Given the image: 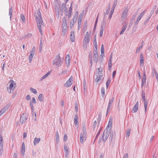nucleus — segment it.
<instances>
[{
  "label": "nucleus",
  "instance_id": "nucleus-1",
  "mask_svg": "<svg viewBox=\"0 0 158 158\" xmlns=\"http://www.w3.org/2000/svg\"><path fill=\"white\" fill-rule=\"evenodd\" d=\"M110 131H111V130L109 131L108 128H106L104 131L102 136V139L104 142H106L107 139L108 137Z\"/></svg>",
  "mask_w": 158,
  "mask_h": 158
},
{
  "label": "nucleus",
  "instance_id": "nucleus-2",
  "mask_svg": "<svg viewBox=\"0 0 158 158\" xmlns=\"http://www.w3.org/2000/svg\"><path fill=\"white\" fill-rule=\"evenodd\" d=\"M37 13L38 17H37V16H36V18L37 24H43V21L41 16V12H40L39 10H38Z\"/></svg>",
  "mask_w": 158,
  "mask_h": 158
},
{
  "label": "nucleus",
  "instance_id": "nucleus-3",
  "mask_svg": "<svg viewBox=\"0 0 158 158\" xmlns=\"http://www.w3.org/2000/svg\"><path fill=\"white\" fill-rule=\"evenodd\" d=\"M61 58L59 55L57 56L53 60V64L56 65L60 66L61 65Z\"/></svg>",
  "mask_w": 158,
  "mask_h": 158
},
{
  "label": "nucleus",
  "instance_id": "nucleus-4",
  "mask_svg": "<svg viewBox=\"0 0 158 158\" xmlns=\"http://www.w3.org/2000/svg\"><path fill=\"white\" fill-rule=\"evenodd\" d=\"M73 83V77L71 76L69 78L67 81L64 84V86L66 87H69Z\"/></svg>",
  "mask_w": 158,
  "mask_h": 158
},
{
  "label": "nucleus",
  "instance_id": "nucleus-5",
  "mask_svg": "<svg viewBox=\"0 0 158 158\" xmlns=\"http://www.w3.org/2000/svg\"><path fill=\"white\" fill-rule=\"evenodd\" d=\"M145 13L146 10H144L139 15L137 18L136 21L134 23V24L135 25H136L138 23L139 21H140V20L141 19L142 17Z\"/></svg>",
  "mask_w": 158,
  "mask_h": 158
},
{
  "label": "nucleus",
  "instance_id": "nucleus-6",
  "mask_svg": "<svg viewBox=\"0 0 158 158\" xmlns=\"http://www.w3.org/2000/svg\"><path fill=\"white\" fill-rule=\"evenodd\" d=\"M94 53V60L95 63L97 62L98 59V55L97 50H94L93 51Z\"/></svg>",
  "mask_w": 158,
  "mask_h": 158
},
{
  "label": "nucleus",
  "instance_id": "nucleus-7",
  "mask_svg": "<svg viewBox=\"0 0 158 158\" xmlns=\"http://www.w3.org/2000/svg\"><path fill=\"white\" fill-rule=\"evenodd\" d=\"M144 72L143 73V75L141 81V87H143L144 84L146 81V73L145 72V69H144Z\"/></svg>",
  "mask_w": 158,
  "mask_h": 158
},
{
  "label": "nucleus",
  "instance_id": "nucleus-8",
  "mask_svg": "<svg viewBox=\"0 0 158 158\" xmlns=\"http://www.w3.org/2000/svg\"><path fill=\"white\" fill-rule=\"evenodd\" d=\"M27 118L26 116V114L25 115L24 113L20 117V122L22 124L24 123L27 119Z\"/></svg>",
  "mask_w": 158,
  "mask_h": 158
},
{
  "label": "nucleus",
  "instance_id": "nucleus-9",
  "mask_svg": "<svg viewBox=\"0 0 158 158\" xmlns=\"http://www.w3.org/2000/svg\"><path fill=\"white\" fill-rule=\"evenodd\" d=\"M113 119L112 117H110L109 118V121L108 123V124L106 127V128H108L109 130H111L112 126V124Z\"/></svg>",
  "mask_w": 158,
  "mask_h": 158
},
{
  "label": "nucleus",
  "instance_id": "nucleus-10",
  "mask_svg": "<svg viewBox=\"0 0 158 158\" xmlns=\"http://www.w3.org/2000/svg\"><path fill=\"white\" fill-rule=\"evenodd\" d=\"M139 102H137L132 108L131 112L133 113L136 112L138 110Z\"/></svg>",
  "mask_w": 158,
  "mask_h": 158
},
{
  "label": "nucleus",
  "instance_id": "nucleus-11",
  "mask_svg": "<svg viewBox=\"0 0 158 158\" xmlns=\"http://www.w3.org/2000/svg\"><path fill=\"white\" fill-rule=\"evenodd\" d=\"M55 135L56 136V146H58V143L59 141V135L58 132V131H57L55 133Z\"/></svg>",
  "mask_w": 158,
  "mask_h": 158
},
{
  "label": "nucleus",
  "instance_id": "nucleus-12",
  "mask_svg": "<svg viewBox=\"0 0 158 158\" xmlns=\"http://www.w3.org/2000/svg\"><path fill=\"white\" fill-rule=\"evenodd\" d=\"M128 12V9L126 8H125L123 11L122 17L123 18H126L127 16Z\"/></svg>",
  "mask_w": 158,
  "mask_h": 158
},
{
  "label": "nucleus",
  "instance_id": "nucleus-13",
  "mask_svg": "<svg viewBox=\"0 0 158 158\" xmlns=\"http://www.w3.org/2000/svg\"><path fill=\"white\" fill-rule=\"evenodd\" d=\"M35 50V47H34L30 52V54L29 56V58L32 59L34 55Z\"/></svg>",
  "mask_w": 158,
  "mask_h": 158
},
{
  "label": "nucleus",
  "instance_id": "nucleus-14",
  "mask_svg": "<svg viewBox=\"0 0 158 158\" xmlns=\"http://www.w3.org/2000/svg\"><path fill=\"white\" fill-rule=\"evenodd\" d=\"M40 140V138H38L35 137L34 138V145H36L37 144L39 143Z\"/></svg>",
  "mask_w": 158,
  "mask_h": 158
},
{
  "label": "nucleus",
  "instance_id": "nucleus-15",
  "mask_svg": "<svg viewBox=\"0 0 158 158\" xmlns=\"http://www.w3.org/2000/svg\"><path fill=\"white\" fill-rule=\"evenodd\" d=\"M70 40L72 42H74L75 40V36L74 31H72L70 35Z\"/></svg>",
  "mask_w": 158,
  "mask_h": 158
},
{
  "label": "nucleus",
  "instance_id": "nucleus-16",
  "mask_svg": "<svg viewBox=\"0 0 158 158\" xmlns=\"http://www.w3.org/2000/svg\"><path fill=\"white\" fill-rule=\"evenodd\" d=\"M103 79V77H100L99 78H95V82H96L97 83H99L100 84L102 82V80Z\"/></svg>",
  "mask_w": 158,
  "mask_h": 158
},
{
  "label": "nucleus",
  "instance_id": "nucleus-17",
  "mask_svg": "<svg viewBox=\"0 0 158 158\" xmlns=\"http://www.w3.org/2000/svg\"><path fill=\"white\" fill-rule=\"evenodd\" d=\"M44 95L42 94H40L38 97V99L40 102H43V99L44 98Z\"/></svg>",
  "mask_w": 158,
  "mask_h": 158
},
{
  "label": "nucleus",
  "instance_id": "nucleus-18",
  "mask_svg": "<svg viewBox=\"0 0 158 158\" xmlns=\"http://www.w3.org/2000/svg\"><path fill=\"white\" fill-rule=\"evenodd\" d=\"M72 8L71 7H70L69 9V15H66V16L68 17V19L69 20V18L71 16L72 14Z\"/></svg>",
  "mask_w": 158,
  "mask_h": 158
},
{
  "label": "nucleus",
  "instance_id": "nucleus-19",
  "mask_svg": "<svg viewBox=\"0 0 158 158\" xmlns=\"http://www.w3.org/2000/svg\"><path fill=\"white\" fill-rule=\"evenodd\" d=\"M13 86H14L13 84V83H12L11 84H10V86L9 87V89H10L9 91L8 90L9 89H8V88H7L8 91L9 93H11V90H12V91L14 90V89L12 88L13 87Z\"/></svg>",
  "mask_w": 158,
  "mask_h": 158
},
{
  "label": "nucleus",
  "instance_id": "nucleus-20",
  "mask_svg": "<svg viewBox=\"0 0 158 158\" xmlns=\"http://www.w3.org/2000/svg\"><path fill=\"white\" fill-rule=\"evenodd\" d=\"M13 10V7H12V6H11L9 9V15L10 16V20H11V16H12V15Z\"/></svg>",
  "mask_w": 158,
  "mask_h": 158
},
{
  "label": "nucleus",
  "instance_id": "nucleus-21",
  "mask_svg": "<svg viewBox=\"0 0 158 158\" xmlns=\"http://www.w3.org/2000/svg\"><path fill=\"white\" fill-rule=\"evenodd\" d=\"M59 10H63L64 7L65 6V3H63L62 4H58Z\"/></svg>",
  "mask_w": 158,
  "mask_h": 158
},
{
  "label": "nucleus",
  "instance_id": "nucleus-22",
  "mask_svg": "<svg viewBox=\"0 0 158 158\" xmlns=\"http://www.w3.org/2000/svg\"><path fill=\"white\" fill-rule=\"evenodd\" d=\"M90 40V37H88L85 36L84 39L83 40V42L89 43Z\"/></svg>",
  "mask_w": 158,
  "mask_h": 158
},
{
  "label": "nucleus",
  "instance_id": "nucleus-23",
  "mask_svg": "<svg viewBox=\"0 0 158 158\" xmlns=\"http://www.w3.org/2000/svg\"><path fill=\"white\" fill-rule=\"evenodd\" d=\"M103 75V74L102 73H101L99 74L96 73L95 75V77H94V78H99L100 77H102Z\"/></svg>",
  "mask_w": 158,
  "mask_h": 158
},
{
  "label": "nucleus",
  "instance_id": "nucleus-24",
  "mask_svg": "<svg viewBox=\"0 0 158 158\" xmlns=\"http://www.w3.org/2000/svg\"><path fill=\"white\" fill-rule=\"evenodd\" d=\"M51 73V72L50 71H48L46 74L44 75L43 77H42L40 79V81H42L43 79H45L46 77H47Z\"/></svg>",
  "mask_w": 158,
  "mask_h": 158
},
{
  "label": "nucleus",
  "instance_id": "nucleus-25",
  "mask_svg": "<svg viewBox=\"0 0 158 158\" xmlns=\"http://www.w3.org/2000/svg\"><path fill=\"white\" fill-rule=\"evenodd\" d=\"M140 65L143 64L144 62L143 56L141 54L140 55Z\"/></svg>",
  "mask_w": 158,
  "mask_h": 158
},
{
  "label": "nucleus",
  "instance_id": "nucleus-26",
  "mask_svg": "<svg viewBox=\"0 0 158 158\" xmlns=\"http://www.w3.org/2000/svg\"><path fill=\"white\" fill-rule=\"evenodd\" d=\"M109 134H110V136H109L110 141L111 142L113 137V131L111 130V131H110V132Z\"/></svg>",
  "mask_w": 158,
  "mask_h": 158
},
{
  "label": "nucleus",
  "instance_id": "nucleus-27",
  "mask_svg": "<svg viewBox=\"0 0 158 158\" xmlns=\"http://www.w3.org/2000/svg\"><path fill=\"white\" fill-rule=\"evenodd\" d=\"M127 27V25H126L123 26V28L122 29V30L121 31H120V35H121V34H123L124 32L125 31Z\"/></svg>",
  "mask_w": 158,
  "mask_h": 158
},
{
  "label": "nucleus",
  "instance_id": "nucleus-28",
  "mask_svg": "<svg viewBox=\"0 0 158 158\" xmlns=\"http://www.w3.org/2000/svg\"><path fill=\"white\" fill-rule=\"evenodd\" d=\"M142 100L143 101L145 102H147V101L145 100V92L143 90H142Z\"/></svg>",
  "mask_w": 158,
  "mask_h": 158
},
{
  "label": "nucleus",
  "instance_id": "nucleus-29",
  "mask_svg": "<svg viewBox=\"0 0 158 158\" xmlns=\"http://www.w3.org/2000/svg\"><path fill=\"white\" fill-rule=\"evenodd\" d=\"M78 116L77 114H76L74 117V122L75 124L77 125L78 123Z\"/></svg>",
  "mask_w": 158,
  "mask_h": 158
},
{
  "label": "nucleus",
  "instance_id": "nucleus-30",
  "mask_svg": "<svg viewBox=\"0 0 158 158\" xmlns=\"http://www.w3.org/2000/svg\"><path fill=\"white\" fill-rule=\"evenodd\" d=\"M80 142L81 143H82L84 141V135H83V134L82 133H81L80 134Z\"/></svg>",
  "mask_w": 158,
  "mask_h": 158
},
{
  "label": "nucleus",
  "instance_id": "nucleus-31",
  "mask_svg": "<svg viewBox=\"0 0 158 158\" xmlns=\"http://www.w3.org/2000/svg\"><path fill=\"white\" fill-rule=\"evenodd\" d=\"M64 150L65 152V153L66 154L65 156L67 157V156L68 154L69 151L67 148V147L65 145L64 146Z\"/></svg>",
  "mask_w": 158,
  "mask_h": 158
},
{
  "label": "nucleus",
  "instance_id": "nucleus-32",
  "mask_svg": "<svg viewBox=\"0 0 158 158\" xmlns=\"http://www.w3.org/2000/svg\"><path fill=\"white\" fill-rule=\"evenodd\" d=\"M111 82V80L109 78L108 79L106 83V88H108L109 85Z\"/></svg>",
  "mask_w": 158,
  "mask_h": 158
},
{
  "label": "nucleus",
  "instance_id": "nucleus-33",
  "mask_svg": "<svg viewBox=\"0 0 158 158\" xmlns=\"http://www.w3.org/2000/svg\"><path fill=\"white\" fill-rule=\"evenodd\" d=\"M103 68L102 67H100L98 69V71H96V73H99V74L101 73H102V72Z\"/></svg>",
  "mask_w": 158,
  "mask_h": 158
},
{
  "label": "nucleus",
  "instance_id": "nucleus-34",
  "mask_svg": "<svg viewBox=\"0 0 158 158\" xmlns=\"http://www.w3.org/2000/svg\"><path fill=\"white\" fill-rule=\"evenodd\" d=\"M110 6H109L108 7V8L106 10V13H104V16H106V15H107L109 14L110 11Z\"/></svg>",
  "mask_w": 158,
  "mask_h": 158
},
{
  "label": "nucleus",
  "instance_id": "nucleus-35",
  "mask_svg": "<svg viewBox=\"0 0 158 158\" xmlns=\"http://www.w3.org/2000/svg\"><path fill=\"white\" fill-rule=\"evenodd\" d=\"M93 44L95 47L96 50H98V46H97L96 40L94 39V40Z\"/></svg>",
  "mask_w": 158,
  "mask_h": 158
},
{
  "label": "nucleus",
  "instance_id": "nucleus-36",
  "mask_svg": "<svg viewBox=\"0 0 158 158\" xmlns=\"http://www.w3.org/2000/svg\"><path fill=\"white\" fill-rule=\"evenodd\" d=\"M148 102H144V107L145 113L147 110Z\"/></svg>",
  "mask_w": 158,
  "mask_h": 158
},
{
  "label": "nucleus",
  "instance_id": "nucleus-37",
  "mask_svg": "<svg viewBox=\"0 0 158 158\" xmlns=\"http://www.w3.org/2000/svg\"><path fill=\"white\" fill-rule=\"evenodd\" d=\"M77 18L73 17L71 21V23L74 24L77 21Z\"/></svg>",
  "mask_w": 158,
  "mask_h": 158
},
{
  "label": "nucleus",
  "instance_id": "nucleus-38",
  "mask_svg": "<svg viewBox=\"0 0 158 158\" xmlns=\"http://www.w3.org/2000/svg\"><path fill=\"white\" fill-rule=\"evenodd\" d=\"M101 93L102 95L104 96L105 94V89L103 87H102L101 89Z\"/></svg>",
  "mask_w": 158,
  "mask_h": 158
},
{
  "label": "nucleus",
  "instance_id": "nucleus-39",
  "mask_svg": "<svg viewBox=\"0 0 158 158\" xmlns=\"http://www.w3.org/2000/svg\"><path fill=\"white\" fill-rule=\"evenodd\" d=\"M30 89L33 93L35 94L37 93V91L36 89H33L32 87H30Z\"/></svg>",
  "mask_w": 158,
  "mask_h": 158
},
{
  "label": "nucleus",
  "instance_id": "nucleus-40",
  "mask_svg": "<svg viewBox=\"0 0 158 158\" xmlns=\"http://www.w3.org/2000/svg\"><path fill=\"white\" fill-rule=\"evenodd\" d=\"M130 131L131 130L130 129H128L127 130L126 134V137L127 138H128L129 137L130 135Z\"/></svg>",
  "mask_w": 158,
  "mask_h": 158
},
{
  "label": "nucleus",
  "instance_id": "nucleus-41",
  "mask_svg": "<svg viewBox=\"0 0 158 158\" xmlns=\"http://www.w3.org/2000/svg\"><path fill=\"white\" fill-rule=\"evenodd\" d=\"M97 125V122L96 121H95L93 123L92 127L93 128V130H94L95 129Z\"/></svg>",
  "mask_w": 158,
  "mask_h": 158
},
{
  "label": "nucleus",
  "instance_id": "nucleus-42",
  "mask_svg": "<svg viewBox=\"0 0 158 158\" xmlns=\"http://www.w3.org/2000/svg\"><path fill=\"white\" fill-rule=\"evenodd\" d=\"M3 145H0V155L1 156L2 154V153L3 152Z\"/></svg>",
  "mask_w": 158,
  "mask_h": 158
},
{
  "label": "nucleus",
  "instance_id": "nucleus-43",
  "mask_svg": "<svg viewBox=\"0 0 158 158\" xmlns=\"http://www.w3.org/2000/svg\"><path fill=\"white\" fill-rule=\"evenodd\" d=\"M20 18L22 21L24 22L25 21V17L23 15H21L20 16Z\"/></svg>",
  "mask_w": 158,
  "mask_h": 158
},
{
  "label": "nucleus",
  "instance_id": "nucleus-44",
  "mask_svg": "<svg viewBox=\"0 0 158 158\" xmlns=\"http://www.w3.org/2000/svg\"><path fill=\"white\" fill-rule=\"evenodd\" d=\"M62 28L63 34L65 35L66 32V31L67 29V27H62Z\"/></svg>",
  "mask_w": 158,
  "mask_h": 158
},
{
  "label": "nucleus",
  "instance_id": "nucleus-45",
  "mask_svg": "<svg viewBox=\"0 0 158 158\" xmlns=\"http://www.w3.org/2000/svg\"><path fill=\"white\" fill-rule=\"evenodd\" d=\"M82 132L83 133H82L83 134V135H84V137L86 138L87 134L86 130H85L84 129V130H82Z\"/></svg>",
  "mask_w": 158,
  "mask_h": 158
},
{
  "label": "nucleus",
  "instance_id": "nucleus-46",
  "mask_svg": "<svg viewBox=\"0 0 158 158\" xmlns=\"http://www.w3.org/2000/svg\"><path fill=\"white\" fill-rule=\"evenodd\" d=\"M0 145H3V139L2 136L0 135Z\"/></svg>",
  "mask_w": 158,
  "mask_h": 158
},
{
  "label": "nucleus",
  "instance_id": "nucleus-47",
  "mask_svg": "<svg viewBox=\"0 0 158 158\" xmlns=\"http://www.w3.org/2000/svg\"><path fill=\"white\" fill-rule=\"evenodd\" d=\"M108 69L110 70L111 69L112 67V62L108 61Z\"/></svg>",
  "mask_w": 158,
  "mask_h": 158
},
{
  "label": "nucleus",
  "instance_id": "nucleus-48",
  "mask_svg": "<svg viewBox=\"0 0 158 158\" xmlns=\"http://www.w3.org/2000/svg\"><path fill=\"white\" fill-rule=\"evenodd\" d=\"M62 27H67V26L66 23H62Z\"/></svg>",
  "mask_w": 158,
  "mask_h": 158
},
{
  "label": "nucleus",
  "instance_id": "nucleus-49",
  "mask_svg": "<svg viewBox=\"0 0 158 158\" xmlns=\"http://www.w3.org/2000/svg\"><path fill=\"white\" fill-rule=\"evenodd\" d=\"M105 25L104 24L103 22V24H101V28L100 29V31H104V28L105 27Z\"/></svg>",
  "mask_w": 158,
  "mask_h": 158
},
{
  "label": "nucleus",
  "instance_id": "nucleus-50",
  "mask_svg": "<svg viewBox=\"0 0 158 158\" xmlns=\"http://www.w3.org/2000/svg\"><path fill=\"white\" fill-rule=\"evenodd\" d=\"M66 64H67V66H69L70 64V59L66 60Z\"/></svg>",
  "mask_w": 158,
  "mask_h": 158
},
{
  "label": "nucleus",
  "instance_id": "nucleus-51",
  "mask_svg": "<svg viewBox=\"0 0 158 158\" xmlns=\"http://www.w3.org/2000/svg\"><path fill=\"white\" fill-rule=\"evenodd\" d=\"M75 109L76 112H77L78 111V104L77 103H76L75 104Z\"/></svg>",
  "mask_w": 158,
  "mask_h": 158
},
{
  "label": "nucleus",
  "instance_id": "nucleus-52",
  "mask_svg": "<svg viewBox=\"0 0 158 158\" xmlns=\"http://www.w3.org/2000/svg\"><path fill=\"white\" fill-rule=\"evenodd\" d=\"M83 17V14L82 13H81L79 17L78 20H80L82 21V19Z\"/></svg>",
  "mask_w": 158,
  "mask_h": 158
},
{
  "label": "nucleus",
  "instance_id": "nucleus-53",
  "mask_svg": "<svg viewBox=\"0 0 158 158\" xmlns=\"http://www.w3.org/2000/svg\"><path fill=\"white\" fill-rule=\"evenodd\" d=\"M142 46H140L138 48H137V49L136 50V53H138L139 52L140 50V49L142 48Z\"/></svg>",
  "mask_w": 158,
  "mask_h": 158
},
{
  "label": "nucleus",
  "instance_id": "nucleus-54",
  "mask_svg": "<svg viewBox=\"0 0 158 158\" xmlns=\"http://www.w3.org/2000/svg\"><path fill=\"white\" fill-rule=\"evenodd\" d=\"M9 106H10V105H9V104H7L6 105L3 107L4 110H6L9 108Z\"/></svg>",
  "mask_w": 158,
  "mask_h": 158
},
{
  "label": "nucleus",
  "instance_id": "nucleus-55",
  "mask_svg": "<svg viewBox=\"0 0 158 158\" xmlns=\"http://www.w3.org/2000/svg\"><path fill=\"white\" fill-rule=\"evenodd\" d=\"M25 152V148L22 149L21 153L22 156H23Z\"/></svg>",
  "mask_w": 158,
  "mask_h": 158
},
{
  "label": "nucleus",
  "instance_id": "nucleus-56",
  "mask_svg": "<svg viewBox=\"0 0 158 158\" xmlns=\"http://www.w3.org/2000/svg\"><path fill=\"white\" fill-rule=\"evenodd\" d=\"M102 117V114L101 113H99L98 116V118H99V123H100V121L101 120Z\"/></svg>",
  "mask_w": 158,
  "mask_h": 158
},
{
  "label": "nucleus",
  "instance_id": "nucleus-57",
  "mask_svg": "<svg viewBox=\"0 0 158 158\" xmlns=\"http://www.w3.org/2000/svg\"><path fill=\"white\" fill-rule=\"evenodd\" d=\"M67 135L66 134H65L64 135V139H63L64 141H66L67 140Z\"/></svg>",
  "mask_w": 158,
  "mask_h": 158
},
{
  "label": "nucleus",
  "instance_id": "nucleus-58",
  "mask_svg": "<svg viewBox=\"0 0 158 158\" xmlns=\"http://www.w3.org/2000/svg\"><path fill=\"white\" fill-rule=\"evenodd\" d=\"M110 106H109V105L108 106L106 113V115H107V114H108V111H109V110L110 108Z\"/></svg>",
  "mask_w": 158,
  "mask_h": 158
},
{
  "label": "nucleus",
  "instance_id": "nucleus-59",
  "mask_svg": "<svg viewBox=\"0 0 158 158\" xmlns=\"http://www.w3.org/2000/svg\"><path fill=\"white\" fill-rule=\"evenodd\" d=\"M152 73H154L155 74V76L157 75L158 74V73L156 71V70H155V69L154 68L152 70Z\"/></svg>",
  "mask_w": 158,
  "mask_h": 158
},
{
  "label": "nucleus",
  "instance_id": "nucleus-60",
  "mask_svg": "<svg viewBox=\"0 0 158 158\" xmlns=\"http://www.w3.org/2000/svg\"><path fill=\"white\" fill-rule=\"evenodd\" d=\"M64 11L65 12V13H66L68 12V8L67 7L65 6H64Z\"/></svg>",
  "mask_w": 158,
  "mask_h": 158
},
{
  "label": "nucleus",
  "instance_id": "nucleus-61",
  "mask_svg": "<svg viewBox=\"0 0 158 158\" xmlns=\"http://www.w3.org/2000/svg\"><path fill=\"white\" fill-rule=\"evenodd\" d=\"M83 47L85 48H86L87 47V44H88V43L83 42Z\"/></svg>",
  "mask_w": 158,
  "mask_h": 158
},
{
  "label": "nucleus",
  "instance_id": "nucleus-62",
  "mask_svg": "<svg viewBox=\"0 0 158 158\" xmlns=\"http://www.w3.org/2000/svg\"><path fill=\"white\" fill-rule=\"evenodd\" d=\"M41 25H42V26L43 25V24H38V28L39 30H42Z\"/></svg>",
  "mask_w": 158,
  "mask_h": 158
},
{
  "label": "nucleus",
  "instance_id": "nucleus-63",
  "mask_svg": "<svg viewBox=\"0 0 158 158\" xmlns=\"http://www.w3.org/2000/svg\"><path fill=\"white\" fill-rule=\"evenodd\" d=\"M18 152L17 151L14 153V157L15 158H17Z\"/></svg>",
  "mask_w": 158,
  "mask_h": 158
},
{
  "label": "nucleus",
  "instance_id": "nucleus-64",
  "mask_svg": "<svg viewBox=\"0 0 158 158\" xmlns=\"http://www.w3.org/2000/svg\"><path fill=\"white\" fill-rule=\"evenodd\" d=\"M6 110H4V108L3 107L2 108V109L0 111V112L1 113H2L3 114L4 113Z\"/></svg>",
  "mask_w": 158,
  "mask_h": 158
}]
</instances>
